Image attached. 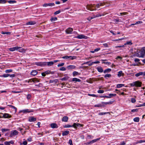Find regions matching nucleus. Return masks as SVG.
<instances>
[{
    "instance_id": "nucleus-1",
    "label": "nucleus",
    "mask_w": 145,
    "mask_h": 145,
    "mask_svg": "<svg viewBox=\"0 0 145 145\" xmlns=\"http://www.w3.org/2000/svg\"><path fill=\"white\" fill-rule=\"evenodd\" d=\"M101 6V4H98L95 6L94 4L88 5L86 6V9L91 11H93L96 10L95 7L99 8Z\"/></svg>"
},
{
    "instance_id": "nucleus-2",
    "label": "nucleus",
    "mask_w": 145,
    "mask_h": 145,
    "mask_svg": "<svg viewBox=\"0 0 145 145\" xmlns=\"http://www.w3.org/2000/svg\"><path fill=\"white\" fill-rule=\"evenodd\" d=\"M145 55V47L141 48L136 54V56L139 57H144Z\"/></svg>"
},
{
    "instance_id": "nucleus-3",
    "label": "nucleus",
    "mask_w": 145,
    "mask_h": 145,
    "mask_svg": "<svg viewBox=\"0 0 145 145\" xmlns=\"http://www.w3.org/2000/svg\"><path fill=\"white\" fill-rule=\"evenodd\" d=\"M131 86H136V87H140L141 86L142 82L139 81H137L133 82L131 84Z\"/></svg>"
},
{
    "instance_id": "nucleus-4",
    "label": "nucleus",
    "mask_w": 145,
    "mask_h": 145,
    "mask_svg": "<svg viewBox=\"0 0 145 145\" xmlns=\"http://www.w3.org/2000/svg\"><path fill=\"white\" fill-rule=\"evenodd\" d=\"M33 111L32 110H29V109H24L20 111L19 113L20 114H21V115H22V114H26Z\"/></svg>"
},
{
    "instance_id": "nucleus-5",
    "label": "nucleus",
    "mask_w": 145,
    "mask_h": 145,
    "mask_svg": "<svg viewBox=\"0 0 145 145\" xmlns=\"http://www.w3.org/2000/svg\"><path fill=\"white\" fill-rule=\"evenodd\" d=\"M35 64L37 66L44 67L46 65V62H37L35 63Z\"/></svg>"
},
{
    "instance_id": "nucleus-6",
    "label": "nucleus",
    "mask_w": 145,
    "mask_h": 145,
    "mask_svg": "<svg viewBox=\"0 0 145 145\" xmlns=\"http://www.w3.org/2000/svg\"><path fill=\"white\" fill-rule=\"evenodd\" d=\"M18 132L16 130L12 131H11L10 134V135L9 137H12L13 136L16 135L18 134Z\"/></svg>"
},
{
    "instance_id": "nucleus-7",
    "label": "nucleus",
    "mask_w": 145,
    "mask_h": 145,
    "mask_svg": "<svg viewBox=\"0 0 145 145\" xmlns=\"http://www.w3.org/2000/svg\"><path fill=\"white\" fill-rule=\"evenodd\" d=\"M76 57L75 56H66L62 57L63 59H70L73 60L76 58Z\"/></svg>"
},
{
    "instance_id": "nucleus-8",
    "label": "nucleus",
    "mask_w": 145,
    "mask_h": 145,
    "mask_svg": "<svg viewBox=\"0 0 145 145\" xmlns=\"http://www.w3.org/2000/svg\"><path fill=\"white\" fill-rule=\"evenodd\" d=\"M83 125H84L83 124H81L79 123H74L73 124V127L76 129L77 128V127H83Z\"/></svg>"
},
{
    "instance_id": "nucleus-9",
    "label": "nucleus",
    "mask_w": 145,
    "mask_h": 145,
    "mask_svg": "<svg viewBox=\"0 0 145 145\" xmlns=\"http://www.w3.org/2000/svg\"><path fill=\"white\" fill-rule=\"evenodd\" d=\"M76 37L79 39H86L88 37L86 36L82 35H79L76 36Z\"/></svg>"
},
{
    "instance_id": "nucleus-10",
    "label": "nucleus",
    "mask_w": 145,
    "mask_h": 145,
    "mask_svg": "<svg viewBox=\"0 0 145 145\" xmlns=\"http://www.w3.org/2000/svg\"><path fill=\"white\" fill-rule=\"evenodd\" d=\"M54 5H55V4L53 3H45L43 4L42 5L44 7H47L48 6L52 7Z\"/></svg>"
},
{
    "instance_id": "nucleus-11",
    "label": "nucleus",
    "mask_w": 145,
    "mask_h": 145,
    "mask_svg": "<svg viewBox=\"0 0 145 145\" xmlns=\"http://www.w3.org/2000/svg\"><path fill=\"white\" fill-rule=\"evenodd\" d=\"M73 31V29L71 28H69L66 29L65 31L66 33L68 34H71L72 32Z\"/></svg>"
},
{
    "instance_id": "nucleus-12",
    "label": "nucleus",
    "mask_w": 145,
    "mask_h": 145,
    "mask_svg": "<svg viewBox=\"0 0 145 145\" xmlns=\"http://www.w3.org/2000/svg\"><path fill=\"white\" fill-rule=\"evenodd\" d=\"M39 82V80L37 78H33L31 79L30 80H29L28 81L29 82Z\"/></svg>"
},
{
    "instance_id": "nucleus-13",
    "label": "nucleus",
    "mask_w": 145,
    "mask_h": 145,
    "mask_svg": "<svg viewBox=\"0 0 145 145\" xmlns=\"http://www.w3.org/2000/svg\"><path fill=\"white\" fill-rule=\"evenodd\" d=\"M51 127L53 129L57 128L58 126L56 123H52L50 124Z\"/></svg>"
},
{
    "instance_id": "nucleus-14",
    "label": "nucleus",
    "mask_w": 145,
    "mask_h": 145,
    "mask_svg": "<svg viewBox=\"0 0 145 145\" xmlns=\"http://www.w3.org/2000/svg\"><path fill=\"white\" fill-rule=\"evenodd\" d=\"M19 47L18 46L8 48V50L10 51H14L15 50H18Z\"/></svg>"
},
{
    "instance_id": "nucleus-15",
    "label": "nucleus",
    "mask_w": 145,
    "mask_h": 145,
    "mask_svg": "<svg viewBox=\"0 0 145 145\" xmlns=\"http://www.w3.org/2000/svg\"><path fill=\"white\" fill-rule=\"evenodd\" d=\"M28 120L30 122H34L36 120V118L34 117H30L29 118Z\"/></svg>"
},
{
    "instance_id": "nucleus-16",
    "label": "nucleus",
    "mask_w": 145,
    "mask_h": 145,
    "mask_svg": "<svg viewBox=\"0 0 145 145\" xmlns=\"http://www.w3.org/2000/svg\"><path fill=\"white\" fill-rule=\"evenodd\" d=\"M11 115H10L9 114H7V113H4V116L3 117L4 118H11Z\"/></svg>"
},
{
    "instance_id": "nucleus-17",
    "label": "nucleus",
    "mask_w": 145,
    "mask_h": 145,
    "mask_svg": "<svg viewBox=\"0 0 145 145\" xmlns=\"http://www.w3.org/2000/svg\"><path fill=\"white\" fill-rule=\"evenodd\" d=\"M113 113V112H100L98 114V115H99L101 116L103 115L106 114H109L111 115V113Z\"/></svg>"
},
{
    "instance_id": "nucleus-18",
    "label": "nucleus",
    "mask_w": 145,
    "mask_h": 145,
    "mask_svg": "<svg viewBox=\"0 0 145 145\" xmlns=\"http://www.w3.org/2000/svg\"><path fill=\"white\" fill-rule=\"evenodd\" d=\"M68 120V117L67 116L63 117L62 119V121H63L67 122Z\"/></svg>"
},
{
    "instance_id": "nucleus-19",
    "label": "nucleus",
    "mask_w": 145,
    "mask_h": 145,
    "mask_svg": "<svg viewBox=\"0 0 145 145\" xmlns=\"http://www.w3.org/2000/svg\"><path fill=\"white\" fill-rule=\"evenodd\" d=\"M69 133V131H63L62 133V135L63 136H67Z\"/></svg>"
},
{
    "instance_id": "nucleus-20",
    "label": "nucleus",
    "mask_w": 145,
    "mask_h": 145,
    "mask_svg": "<svg viewBox=\"0 0 145 145\" xmlns=\"http://www.w3.org/2000/svg\"><path fill=\"white\" fill-rule=\"evenodd\" d=\"M100 139V138H97L96 139H94V140H92L90 141V142H89L90 145H91L94 142H95L99 140Z\"/></svg>"
},
{
    "instance_id": "nucleus-21",
    "label": "nucleus",
    "mask_w": 145,
    "mask_h": 145,
    "mask_svg": "<svg viewBox=\"0 0 145 145\" xmlns=\"http://www.w3.org/2000/svg\"><path fill=\"white\" fill-rule=\"evenodd\" d=\"M36 24V22L34 21H30L27 22L26 24V25H33Z\"/></svg>"
},
{
    "instance_id": "nucleus-22",
    "label": "nucleus",
    "mask_w": 145,
    "mask_h": 145,
    "mask_svg": "<svg viewBox=\"0 0 145 145\" xmlns=\"http://www.w3.org/2000/svg\"><path fill=\"white\" fill-rule=\"evenodd\" d=\"M38 72L36 70H33L31 72V75L35 76L37 74Z\"/></svg>"
},
{
    "instance_id": "nucleus-23",
    "label": "nucleus",
    "mask_w": 145,
    "mask_h": 145,
    "mask_svg": "<svg viewBox=\"0 0 145 145\" xmlns=\"http://www.w3.org/2000/svg\"><path fill=\"white\" fill-rule=\"evenodd\" d=\"M124 74L123 73L122 71H120L118 72V76L119 77H120L121 76H123Z\"/></svg>"
},
{
    "instance_id": "nucleus-24",
    "label": "nucleus",
    "mask_w": 145,
    "mask_h": 145,
    "mask_svg": "<svg viewBox=\"0 0 145 145\" xmlns=\"http://www.w3.org/2000/svg\"><path fill=\"white\" fill-rule=\"evenodd\" d=\"M46 62V65H47L48 66H50L54 64V63L53 61H50Z\"/></svg>"
},
{
    "instance_id": "nucleus-25",
    "label": "nucleus",
    "mask_w": 145,
    "mask_h": 145,
    "mask_svg": "<svg viewBox=\"0 0 145 145\" xmlns=\"http://www.w3.org/2000/svg\"><path fill=\"white\" fill-rule=\"evenodd\" d=\"M75 67H76L75 66L73 65H70L67 67V68L68 69H74Z\"/></svg>"
},
{
    "instance_id": "nucleus-26",
    "label": "nucleus",
    "mask_w": 145,
    "mask_h": 145,
    "mask_svg": "<svg viewBox=\"0 0 145 145\" xmlns=\"http://www.w3.org/2000/svg\"><path fill=\"white\" fill-rule=\"evenodd\" d=\"M19 47V48H18V51L20 52H24L25 51V50L24 49L22 48L21 47Z\"/></svg>"
},
{
    "instance_id": "nucleus-27",
    "label": "nucleus",
    "mask_w": 145,
    "mask_h": 145,
    "mask_svg": "<svg viewBox=\"0 0 145 145\" xmlns=\"http://www.w3.org/2000/svg\"><path fill=\"white\" fill-rule=\"evenodd\" d=\"M72 81L80 82L81 81V80L80 79L77 78H74L72 79Z\"/></svg>"
},
{
    "instance_id": "nucleus-28",
    "label": "nucleus",
    "mask_w": 145,
    "mask_h": 145,
    "mask_svg": "<svg viewBox=\"0 0 145 145\" xmlns=\"http://www.w3.org/2000/svg\"><path fill=\"white\" fill-rule=\"evenodd\" d=\"M140 118L139 117H136L134 118L133 121L134 122H138L139 121Z\"/></svg>"
},
{
    "instance_id": "nucleus-29",
    "label": "nucleus",
    "mask_w": 145,
    "mask_h": 145,
    "mask_svg": "<svg viewBox=\"0 0 145 145\" xmlns=\"http://www.w3.org/2000/svg\"><path fill=\"white\" fill-rule=\"evenodd\" d=\"M97 69L99 72H102L103 71V69L101 67H97Z\"/></svg>"
},
{
    "instance_id": "nucleus-30",
    "label": "nucleus",
    "mask_w": 145,
    "mask_h": 145,
    "mask_svg": "<svg viewBox=\"0 0 145 145\" xmlns=\"http://www.w3.org/2000/svg\"><path fill=\"white\" fill-rule=\"evenodd\" d=\"M9 74H4L3 75H0V77H7L9 76Z\"/></svg>"
},
{
    "instance_id": "nucleus-31",
    "label": "nucleus",
    "mask_w": 145,
    "mask_h": 145,
    "mask_svg": "<svg viewBox=\"0 0 145 145\" xmlns=\"http://www.w3.org/2000/svg\"><path fill=\"white\" fill-rule=\"evenodd\" d=\"M71 127H73V124L72 125H71L69 124L65 125L64 126V128H69Z\"/></svg>"
},
{
    "instance_id": "nucleus-32",
    "label": "nucleus",
    "mask_w": 145,
    "mask_h": 145,
    "mask_svg": "<svg viewBox=\"0 0 145 145\" xmlns=\"http://www.w3.org/2000/svg\"><path fill=\"white\" fill-rule=\"evenodd\" d=\"M69 78V77L67 76V77H64L62 78H60L59 79V80H62V81H63V80L66 81V80H68Z\"/></svg>"
},
{
    "instance_id": "nucleus-33",
    "label": "nucleus",
    "mask_w": 145,
    "mask_h": 145,
    "mask_svg": "<svg viewBox=\"0 0 145 145\" xmlns=\"http://www.w3.org/2000/svg\"><path fill=\"white\" fill-rule=\"evenodd\" d=\"M124 86V84H118L117 85L116 88H120L123 86Z\"/></svg>"
},
{
    "instance_id": "nucleus-34",
    "label": "nucleus",
    "mask_w": 145,
    "mask_h": 145,
    "mask_svg": "<svg viewBox=\"0 0 145 145\" xmlns=\"http://www.w3.org/2000/svg\"><path fill=\"white\" fill-rule=\"evenodd\" d=\"M111 71V69H107L105 70L104 71V73H106L107 72H108Z\"/></svg>"
},
{
    "instance_id": "nucleus-35",
    "label": "nucleus",
    "mask_w": 145,
    "mask_h": 145,
    "mask_svg": "<svg viewBox=\"0 0 145 145\" xmlns=\"http://www.w3.org/2000/svg\"><path fill=\"white\" fill-rule=\"evenodd\" d=\"M109 95V96H108V97H109L108 98H110L112 97L115 96L116 95V94H114L112 93H110Z\"/></svg>"
},
{
    "instance_id": "nucleus-36",
    "label": "nucleus",
    "mask_w": 145,
    "mask_h": 145,
    "mask_svg": "<svg viewBox=\"0 0 145 145\" xmlns=\"http://www.w3.org/2000/svg\"><path fill=\"white\" fill-rule=\"evenodd\" d=\"M7 106V108H11V109H16L14 106L12 105H8Z\"/></svg>"
},
{
    "instance_id": "nucleus-37",
    "label": "nucleus",
    "mask_w": 145,
    "mask_h": 145,
    "mask_svg": "<svg viewBox=\"0 0 145 145\" xmlns=\"http://www.w3.org/2000/svg\"><path fill=\"white\" fill-rule=\"evenodd\" d=\"M57 19V17L52 18L50 19V20L52 22H54Z\"/></svg>"
},
{
    "instance_id": "nucleus-38",
    "label": "nucleus",
    "mask_w": 145,
    "mask_h": 145,
    "mask_svg": "<svg viewBox=\"0 0 145 145\" xmlns=\"http://www.w3.org/2000/svg\"><path fill=\"white\" fill-rule=\"evenodd\" d=\"M132 44V43L131 42V41H127L126 43L124 44V45H126L127 44L131 45Z\"/></svg>"
},
{
    "instance_id": "nucleus-39",
    "label": "nucleus",
    "mask_w": 145,
    "mask_h": 145,
    "mask_svg": "<svg viewBox=\"0 0 145 145\" xmlns=\"http://www.w3.org/2000/svg\"><path fill=\"white\" fill-rule=\"evenodd\" d=\"M9 130V129H2L1 131L2 132H4L8 131Z\"/></svg>"
},
{
    "instance_id": "nucleus-40",
    "label": "nucleus",
    "mask_w": 145,
    "mask_h": 145,
    "mask_svg": "<svg viewBox=\"0 0 145 145\" xmlns=\"http://www.w3.org/2000/svg\"><path fill=\"white\" fill-rule=\"evenodd\" d=\"M78 73L77 72L74 71L73 72V75L74 76L76 75H78Z\"/></svg>"
},
{
    "instance_id": "nucleus-41",
    "label": "nucleus",
    "mask_w": 145,
    "mask_h": 145,
    "mask_svg": "<svg viewBox=\"0 0 145 145\" xmlns=\"http://www.w3.org/2000/svg\"><path fill=\"white\" fill-rule=\"evenodd\" d=\"M8 2L10 4H13L16 3V1H8Z\"/></svg>"
},
{
    "instance_id": "nucleus-42",
    "label": "nucleus",
    "mask_w": 145,
    "mask_h": 145,
    "mask_svg": "<svg viewBox=\"0 0 145 145\" xmlns=\"http://www.w3.org/2000/svg\"><path fill=\"white\" fill-rule=\"evenodd\" d=\"M111 76V75L110 74H106L104 76V77L105 78H106V77L110 78Z\"/></svg>"
},
{
    "instance_id": "nucleus-43",
    "label": "nucleus",
    "mask_w": 145,
    "mask_h": 145,
    "mask_svg": "<svg viewBox=\"0 0 145 145\" xmlns=\"http://www.w3.org/2000/svg\"><path fill=\"white\" fill-rule=\"evenodd\" d=\"M12 71V69H7L5 70V72L6 73H10Z\"/></svg>"
},
{
    "instance_id": "nucleus-44",
    "label": "nucleus",
    "mask_w": 145,
    "mask_h": 145,
    "mask_svg": "<svg viewBox=\"0 0 145 145\" xmlns=\"http://www.w3.org/2000/svg\"><path fill=\"white\" fill-rule=\"evenodd\" d=\"M1 33L3 34H7V35H10V32H4L2 31Z\"/></svg>"
},
{
    "instance_id": "nucleus-45",
    "label": "nucleus",
    "mask_w": 145,
    "mask_h": 145,
    "mask_svg": "<svg viewBox=\"0 0 145 145\" xmlns=\"http://www.w3.org/2000/svg\"><path fill=\"white\" fill-rule=\"evenodd\" d=\"M27 144V141H25L23 142L22 143H21L20 145H21L23 144L24 145H26Z\"/></svg>"
},
{
    "instance_id": "nucleus-46",
    "label": "nucleus",
    "mask_w": 145,
    "mask_h": 145,
    "mask_svg": "<svg viewBox=\"0 0 145 145\" xmlns=\"http://www.w3.org/2000/svg\"><path fill=\"white\" fill-rule=\"evenodd\" d=\"M6 2V0H0V3H5Z\"/></svg>"
},
{
    "instance_id": "nucleus-47",
    "label": "nucleus",
    "mask_w": 145,
    "mask_h": 145,
    "mask_svg": "<svg viewBox=\"0 0 145 145\" xmlns=\"http://www.w3.org/2000/svg\"><path fill=\"white\" fill-rule=\"evenodd\" d=\"M59 70L60 71H65L66 70V69L64 67H61Z\"/></svg>"
},
{
    "instance_id": "nucleus-48",
    "label": "nucleus",
    "mask_w": 145,
    "mask_h": 145,
    "mask_svg": "<svg viewBox=\"0 0 145 145\" xmlns=\"http://www.w3.org/2000/svg\"><path fill=\"white\" fill-rule=\"evenodd\" d=\"M102 106V105L101 104H97V105H95L94 106L95 107H98L99 108H100Z\"/></svg>"
},
{
    "instance_id": "nucleus-49",
    "label": "nucleus",
    "mask_w": 145,
    "mask_h": 145,
    "mask_svg": "<svg viewBox=\"0 0 145 145\" xmlns=\"http://www.w3.org/2000/svg\"><path fill=\"white\" fill-rule=\"evenodd\" d=\"M104 92V91L103 90H99L97 91L98 93H102Z\"/></svg>"
},
{
    "instance_id": "nucleus-50",
    "label": "nucleus",
    "mask_w": 145,
    "mask_h": 145,
    "mask_svg": "<svg viewBox=\"0 0 145 145\" xmlns=\"http://www.w3.org/2000/svg\"><path fill=\"white\" fill-rule=\"evenodd\" d=\"M112 103L110 102H103L102 104H105V105H107V104H111Z\"/></svg>"
},
{
    "instance_id": "nucleus-51",
    "label": "nucleus",
    "mask_w": 145,
    "mask_h": 145,
    "mask_svg": "<svg viewBox=\"0 0 145 145\" xmlns=\"http://www.w3.org/2000/svg\"><path fill=\"white\" fill-rule=\"evenodd\" d=\"M140 75H141V72L137 73L135 74V76L137 77H138Z\"/></svg>"
},
{
    "instance_id": "nucleus-52",
    "label": "nucleus",
    "mask_w": 145,
    "mask_h": 145,
    "mask_svg": "<svg viewBox=\"0 0 145 145\" xmlns=\"http://www.w3.org/2000/svg\"><path fill=\"white\" fill-rule=\"evenodd\" d=\"M27 140L29 142H31L32 141V138L30 137L27 139Z\"/></svg>"
},
{
    "instance_id": "nucleus-53",
    "label": "nucleus",
    "mask_w": 145,
    "mask_h": 145,
    "mask_svg": "<svg viewBox=\"0 0 145 145\" xmlns=\"http://www.w3.org/2000/svg\"><path fill=\"white\" fill-rule=\"evenodd\" d=\"M131 99V101L132 103H134L136 101V100L134 98H132Z\"/></svg>"
},
{
    "instance_id": "nucleus-54",
    "label": "nucleus",
    "mask_w": 145,
    "mask_h": 145,
    "mask_svg": "<svg viewBox=\"0 0 145 145\" xmlns=\"http://www.w3.org/2000/svg\"><path fill=\"white\" fill-rule=\"evenodd\" d=\"M44 72V73L46 75L48 74H50V71H48Z\"/></svg>"
},
{
    "instance_id": "nucleus-55",
    "label": "nucleus",
    "mask_w": 145,
    "mask_h": 145,
    "mask_svg": "<svg viewBox=\"0 0 145 145\" xmlns=\"http://www.w3.org/2000/svg\"><path fill=\"white\" fill-rule=\"evenodd\" d=\"M69 143L70 144V145H73L72 143V141L71 139L69 140Z\"/></svg>"
},
{
    "instance_id": "nucleus-56",
    "label": "nucleus",
    "mask_w": 145,
    "mask_h": 145,
    "mask_svg": "<svg viewBox=\"0 0 145 145\" xmlns=\"http://www.w3.org/2000/svg\"><path fill=\"white\" fill-rule=\"evenodd\" d=\"M35 86H37L42 87V84L41 83H39L38 84H36Z\"/></svg>"
},
{
    "instance_id": "nucleus-57",
    "label": "nucleus",
    "mask_w": 145,
    "mask_h": 145,
    "mask_svg": "<svg viewBox=\"0 0 145 145\" xmlns=\"http://www.w3.org/2000/svg\"><path fill=\"white\" fill-rule=\"evenodd\" d=\"M61 12V11L60 10H59L57 11H56L54 13V14L56 15L59 14Z\"/></svg>"
},
{
    "instance_id": "nucleus-58",
    "label": "nucleus",
    "mask_w": 145,
    "mask_h": 145,
    "mask_svg": "<svg viewBox=\"0 0 145 145\" xmlns=\"http://www.w3.org/2000/svg\"><path fill=\"white\" fill-rule=\"evenodd\" d=\"M64 65V63H61L57 65V66L59 67H61V66H62Z\"/></svg>"
},
{
    "instance_id": "nucleus-59",
    "label": "nucleus",
    "mask_w": 145,
    "mask_h": 145,
    "mask_svg": "<svg viewBox=\"0 0 145 145\" xmlns=\"http://www.w3.org/2000/svg\"><path fill=\"white\" fill-rule=\"evenodd\" d=\"M125 47L124 45L122 46H116V48H123Z\"/></svg>"
},
{
    "instance_id": "nucleus-60",
    "label": "nucleus",
    "mask_w": 145,
    "mask_h": 145,
    "mask_svg": "<svg viewBox=\"0 0 145 145\" xmlns=\"http://www.w3.org/2000/svg\"><path fill=\"white\" fill-rule=\"evenodd\" d=\"M4 116V114H3L2 113H0V118H3Z\"/></svg>"
},
{
    "instance_id": "nucleus-61",
    "label": "nucleus",
    "mask_w": 145,
    "mask_h": 145,
    "mask_svg": "<svg viewBox=\"0 0 145 145\" xmlns=\"http://www.w3.org/2000/svg\"><path fill=\"white\" fill-rule=\"evenodd\" d=\"M31 97V95L30 94H28L27 95V98L28 99H30Z\"/></svg>"
},
{
    "instance_id": "nucleus-62",
    "label": "nucleus",
    "mask_w": 145,
    "mask_h": 145,
    "mask_svg": "<svg viewBox=\"0 0 145 145\" xmlns=\"http://www.w3.org/2000/svg\"><path fill=\"white\" fill-rule=\"evenodd\" d=\"M113 21L115 22H118L119 21V19H114L113 20Z\"/></svg>"
},
{
    "instance_id": "nucleus-63",
    "label": "nucleus",
    "mask_w": 145,
    "mask_h": 145,
    "mask_svg": "<svg viewBox=\"0 0 145 145\" xmlns=\"http://www.w3.org/2000/svg\"><path fill=\"white\" fill-rule=\"evenodd\" d=\"M126 143L124 141H123L121 142L120 145H125Z\"/></svg>"
},
{
    "instance_id": "nucleus-64",
    "label": "nucleus",
    "mask_w": 145,
    "mask_h": 145,
    "mask_svg": "<svg viewBox=\"0 0 145 145\" xmlns=\"http://www.w3.org/2000/svg\"><path fill=\"white\" fill-rule=\"evenodd\" d=\"M4 144L5 145H10L8 142L7 141L5 142Z\"/></svg>"
}]
</instances>
